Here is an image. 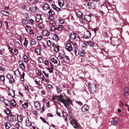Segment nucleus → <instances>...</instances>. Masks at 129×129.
Segmentation results:
<instances>
[{"label": "nucleus", "instance_id": "obj_63", "mask_svg": "<svg viewBox=\"0 0 129 129\" xmlns=\"http://www.w3.org/2000/svg\"><path fill=\"white\" fill-rule=\"evenodd\" d=\"M57 91L59 93H60L61 92V90L58 87H57Z\"/></svg>", "mask_w": 129, "mask_h": 129}, {"label": "nucleus", "instance_id": "obj_51", "mask_svg": "<svg viewBox=\"0 0 129 129\" xmlns=\"http://www.w3.org/2000/svg\"><path fill=\"white\" fill-rule=\"evenodd\" d=\"M25 90H27L28 91H29V88L27 85H25Z\"/></svg>", "mask_w": 129, "mask_h": 129}, {"label": "nucleus", "instance_id": "obj_55", "mask_svg": "<svg viewBox=\"0 0 129 129\" xmlns=\"http://www.w3.org/2000/svg\"><path fill=\"white\" fill-rule=\"evenodd\" d=\"M43 73H44V74L45 75L46 77H49V75L48 74H47L46 73L45 71H43Z\"/></svg>", "mask_w": 129, "mask_h": 129}, {"label": "nucleus", "instance_id": "obj_47", "mask_svg": "<svg viewBox=\"0 0 129 129\" xmlns=\"http://www.w3.org/2000/svg\"><path fill=\"white\" fill-rule=\"evenodd\" d=\"M27 41H24V42L23 43V45L26 48L27 47V46L28 43Z\"/></svg>", "mask_w": 129, "mask_h": 129}, {"label": "nucleus", "instance_id": "obj_1", "mask_svg": "<svg viewBox=\"0 0 129 129\" xmlns=\"http://www.w3.org/2000/svg\"><path fill=\"white\" fill-rule=\"evenodd\" d=\"M88 86L89 87V90L90 91L91 93H95L96 90V84L89 83Z\"/></svg>", "mask_w": 129, "mask_h": 129}, {"label": "nucleus", "instance_id": "obj_28", "mask_svg": "<svg viewBox=\"0 0 129 129\" xmlns=\"http://www.w3.org/2000/svg\"><path fill=\"white\" fill-rule=\"evenodd\" d=\"M51 60L52 62H53L54 63L56 64L58 63L57 60L55 59L54 57L51 58Z\"/></svg>", "mask_w": 129, "mask_h": 129}, {"label": "nucleus", "instance_id": "obj_45", "mask_svg": "<svg viewBox=\"0 0 129 129\" xmlns=\"http://www.w3.org/2000/svg\"><path fill=\"white\" fill-rule=\"evenodd\" d=\"M35 51L37 54H39L40 53V50L38 48H36Z\"/></svg>", "mask_w": 129, "mask_h": 129}, {"label": "nucleus", "instance_id": "obj_10", "mask_svg": "<svg viewBox=\"0 0 129 129\" xmlns=\"http://www.w3.org/2000/svg\"><path fill=\"white\" fill-rule=\"evenodd\" d=\"M89 109V107L87 105H84L82 108V110L83 112H85L87 111Z\"/></svg>", "mask_w": 129, "mask_h": 129}, {"label": "nucleus", "instance_id": "obj_48", "mask_svg": "<svg viewBox=\"0 0 129 129\" xmlns=\"http://www.w3.org/2000/svg\"><path fill=\"white\" fill-rule=\"evenodd\" d=\"M8 48L9 50L10 51L11 53H13V49L11 47L9 46H8Z\"/></svg>", "mask_w": 129, "mask_h": 129}, {"label": "nucleus", "instance_id": "obj_2", "mask_svg": "<svg viewBox=\"0 0 129 129\" xmlns=\"http://www.w3.org/2000/svg\"><path fill=\"white\" fill-rule=\"evenodd\" d=\"M69 116L71 119H72V121H70L71 124L73 125L74 128H78L79 126V125L78 124L77 122L75 120L72 119L71 114L69 115Z\"/></svg>", "mask_w": 129, "mask_h": 129}, {"label": "nucleus", "instance_id": "obj_64", "mask_svg": "<svg viewBox=\"0 0 129 129\" xmlns=\"http://www.w3.org/2000/svg\"><path fill=\"white\" fill-rule=\"evenodd\" d=\"M29 9L30 11L34 12V7H30Z\"/></svg>", "mask_w": 129, "mask_h": 129}, {"label": "nucleus", "instance_id": "obj_16", "mask_svg": "<svg viewBox=\"0 0 129 129\" xmlns=\"http://www.w3.org/2000/svg\"><path fill=\"white\" fill-rule=\"evenodd\" d=\"M43 35L44 36H48L50 34V33L46 30H44L43 31Z\"/></svg>", "mask_w": 129, "mask_h": 129}, {"label": "nucleus", "instance_id": "obj_15", "mask_svg": "<svg viewBox=\"0 0 129 129\" xmlns=\"http://www.w3.org/2000/svg\"><path fill=\"white\" fill-rule=\"evenodd\" d=\"M62 113L63 115V116L64 118L65 121H66L67 120L68 118V114L64 111L62 112Z\"/></svg>", "mask_w": 129, "mask_h": 129}, {"label": "nucleus", "instance_id": "obj_8", "mask_svg": "<svg viewBox=\"0 0 129 129\" xmlns=\"http://www.w3.org/2000/svg\"><path fill=\"white\" fill-rule=\"evenodd\" d=\"M18 63L20 67L22 69L24 70H25V66L24 65L23 62L21 61H19L18 62Z\"/></svg>", "mask_w": 129, "mask_h": 129}, {"label": "nucleus", "instance_id": "obj_33", "mask_svg": "<svg viewBox=\"0 0 129 129\" xmlns=\"http://www.w3.org/2000/svg\"><path fill=\"white\" fill-rule=\"evenodd\" d=\"M38 26L40 28L43 29L44 28V25L42 23H39L38 24Z\"/></svg>", "mask_w": 129, "mask_h": 129}, {"label": "nucleus", "instance_id": "obj_13", "mask_svg": "<svg viewBox=\"0 0 129 129\" xmlns=\"http://www.w3.org/2000/svg\"><path fill=\"white\" fill-rule=\"evenodd\" d=\"M118 121V120L117 118H114L111 121V123L112 124L115 125H116V124L117 122Z\"/></svg>", "mask_w": 129, "mask_h": 129}, {"label": "nucleus", "instance_id": "obj_50", "mask_svg": "<svg viewBox=\"0 0 129 129\" xmlns=\"http://www.w3.org/2000/svg\"><path fill=\"white\" fill-rule=\"evenodd\" d=\"M42 38V36L41 35L38 36L37 37V39L38 40H40Z\"/></svg>", "mask_w": 129, "mask_h": 129}, {"label": "nucleus", "instance_id": "obj_22", "mask_svg": "<svg viewBox=\"0 0 129 129\" xmlns=\"http://www.w3.org/2000/svg\"><path fill=\"white\" fill-rule=\"evenodd\" d=\"M57 30H58L60 31L62 30V28L64 27L62 25H58L57 26Z\"/></svg>", "mask_w": 129, "mask_h": 129}, {"label": "nucleus", "instance_id": "obj_4", "mask_svg": "<svg viewBox=\"0 0 129 129\" xmlns=\"http://www.w3.org/2000/svg\"><path fill=\"white\" fill-rule=\"evenodd\" d=\"M66 49L68 51H71L72 49V45H71L70 43L66 44L65 47Z\"/></svg>", "mask_w": 129, "mask_h": 129}, {"label": "nucleus", "instance_id": "obj_19", "mask_svg": "<svg viewBox=\"0 0 129 129\" xmlns=\"http://www.w3.org/2000/svg\"><path fill=\"white\" fill-rule=\"evenodd\" d=\"M64 101L66 103L68 106L70 105L71 104H72V103L71 101L69 99H68L67 100H64Z\"/></svg>", "mask_w": 129, "mask_h": 129}, {"label": "nucleus", "instance_id": "obj_58", "mask_svg": "<svg viewBox=\"0 0 129 129\" xmlns=\"http://www.w3.org/2000/svg\"><path fill=\"white\" fill-rule=\"evenodd\" d=\"M35 82L38 85H40V82L39 81H37L36 80H35Z\"/></svg>", "mask_w": 129, "mask_h": 129}, {"label": "nucleus", "instance_id": "obj_9", "mask_svg": "<svg viewBox=\"0 0 129 129\" xmlns=\"http://www.w3.org/2000/svg\"><path fill=\"white\" fill-rule=\"evenodd\" d=\"M75 34L76 33L72 32L70 34L69 38L70 40L75 39L76 38Z\"/></svg>", "mask_w": 129, "mask_h": 129}, {"label": "nucleus", "instance_id": "obj_44", "mask_svg": "<svg viewBox=\"0 0 129 129\" xmlns=\"http://www.w3.org/2000/svg\"><path fill=\"white\" fill-rule=\"evenodd\" d=\"M20 126V125L18 122L16 123V124L15 125V127L17 128V129H19Z\"/></svg>", "mask_w": 129, "mask_h": 129}, {"label": "nucleus", "instance_id": "obj_7", "mask_svg": "<svg viewBox=\"0 0 129 129\" xmlns=\"http://www.w3.org/2000/svg\"><path fill=\"white\" fill-rule=\"evenodd\" d=\"M108 43L114 46L118 45V41H108Z\"/></svg>", "mask_w": 129, "mask_h": 129}, {"label": "nucleus", "instance_id": "obj_6", "mask_svg": "<svg viewBox=\"0 0 129 129\" xmlns=\"http://www.w3.org/2000/svg\"><path fill=\"white\" fill-rule=\"evenodd\" d=\"M35 108L37 110H38L41 109L40 104L39 102H36L35 103Z\"/></svg>", "mask_w": 129, "mask_h": 129}, {"label": "nucleus", "instance_id": "obj_29", "mask_svg": "<svg viewBox=\"0 0 129 129\" xmlns=\"http://www.w3.org/2000/svg\"><path fill=\"white\" fill-rule=\"evenodd\" d=\"M87 43L90 46H93L94 45V43L93 42L91 41H87Z\"/></svg>", "mask_w": 129, "mask_h": 129}, {"label": "nucleus", "instance_id": "obj_30", "mask_svg": "<svg viewBox=\"0 0 129 129\" xmlns=\"http://www.w3.org/2000/svg\"><path fill=\"white\" fill-rule=\"evenodd\" d=\"M25 75V73L23 72L22 75H21V77L20 78V79L21 81H23L24 80V77Z\"/></svg>", "mask_w": 129, "mask_h": 129}, {"label": "nucleus", "instance_id": "obj_56", "mask_svg": "<svg viewBox=\"0 0 129 129\" xmlns=\"http://www.w3.org/2000/svg\"><path fill=\"white\" fill-rule=\"evenodd\" d=\"M48 19L50 20H52L54 19V17L52 15H50L48 17Z\"/></svg>", "mask_w": 129, "mask_h": 129}, {"label": "nucleus", "instance_id": "obj_41", "mask_svg": "<svg viewBox=\"0 0 129 129\" xmlns=\"http://www.w3.org/2000/svg\"><path fill=\"white\" fill-rule=\"evenodd\" d=\"M18 70V72L19 73V77H20L21 76V72H20L18 70V68L17 69V70H15L14 72V74H15V75H16V72H17V70Z\"/></svg>", "mask_w": 129, "mask_h": 129}, {"label": "nucleus", "instance_id": "obj_12", "mask_svg": "<svg viewBox=\"0 0 129 129\" xmlns=\"http://www.w3.org/2000/svg\"><path fill=\"white\" fill-rule=\"evenodd\" d=\"M50 8L49 5L47 3L45 4L43 7V9L45 10L49 9Z\"/></svg>", "mask_w": 129, "mask_h": 129}, {"label": "nucleus", "instance_id": "obj_36", "mask_svg": "<svg viewBox=\"0 0 129 129\" xmlns=\"http://www.w3.org/2000/svg\"><path fill=\"white\" fill-rule=\"evenodd\" d=\"M11 103L12 105L13 106H15L16 105V103L15 102V101L14 100H13L11 101Z\"/></svg>", "mask_w": 129, "mask_h": 129}, {"label": "nucleus", "instance_id": "obj_60", "mask_svg": "<svg viewBox=\"0 0 129 129\" xmlns=\"http://www.w3.org/2000/svg\"><path fill=\"white\" fill-rule=\"evenodd\" d=\"M85 52H82L80 53V55L81 56H84L85 54Z\"/></svg>", "mask_w": 129, "mask_h": 129}, {"label": "nucleus", "instance_id": "obj_3", "mask_svg": "<svg viewBox=\"0 0 129 129\" xmlns=\"http://www.w3.org/2000/svg\"><path fill=\"white\" fill-rule=\"evenodd\" d=\"M6 77L9 80V82L10 83L12 84L15 82V80L13 78V76L11 75L10 74H8L7 75Z\"/></svg>", "mask_w": 129, "mask_h": 129}, {"label": "nucleus", "instance_id": "obj_5", "mask_svg": "<svg viewBox=\"0 0 129 129\" xmlns=\"http://www.w3.org/2000/svg\"><path fill=\"white\" fill-rule=\"evenodd\" d=\"M7 118L8 121L11 123L13 122L14 119V116L12 115H8L7 117Z\"/></svg>", "mask_w": 129, "mask_h": 129}, {"label": "nucleus", "instance_id": "obj_52", "mask_svg": "<svg viewBox=\"0 0 129 129\" xmlns=\"http://www.w3.org/2000/svg\"><path fill=\"white\" fill-rule=\"evenodd\" d=\"M56 126H55L53 124H52V125H51L50 126L49 129H52L53 128H55V129H56L55 127H56Z\"/></svg>", "mask_w": 129, "mask_h": 129}, {"label": "nucleus", "instance_id": "obj_23", "mask_svg": "<svg viewBox=\"0 0 129 129\" xmlns=\"http://www.w3.org/2000/svg\"><path fill=\"white\" fill-rule=\"evenodd\" d=\"M2 14L5 16H8L9 15V13L8 12L5 11L4 10L2 11L1 12Z\"/></svg>", "mask_w": 129, "mask_h": 129}, {"label": "nucleus", "instance_id": "obj_20", "mask_svg": "<svg viewBox=\"0 0 129 129\" xmlns=\"http://www.w3.org/2000/svg\"><path fill=\"white\" fill-rule=\"evenodd\" d=\"M5 125L6 129H9L11 126V125L10 123L6 122L5 123Z\"/></svg>", "mask_w": 129, "mask_h": 129}, {"label": "nucleus", "instance_id": "obj_40", "mask_svg": "<svg viewBox=\"0 0 129 129\" xmlns=\"http://www.w3.org/2000/svg\"><path fill=\"white\" fill-rule=\"evenodd\" d=\"M50 23L51 25H52L53 26H56V24L55 23V22L53 20H51L50 21Z\"/></svg>", "mask_w": 129, "mask_h": 129}, {"label": "nucleus", "instance_id": "obj_35", "mask_svg": "<svg viewBox=\"0 0 129 129\" xmlns=\"http://www.w3.org/2000/svg\"><path fill=\"white\" fill-rule=\"evenodd\" d=\"M28 22V21L25 19H23L22 20V23L24 24H25L27 23Z\"/></svg>", "mask_w": 129, "mask_h": 129}, {"label": "nucleus", "instance_id": "obj_38", "mask_svg": "<svg viewBox=\"0 0 129 129\" xmlns=\"http://www.w3.org/2000/svg\"><path fill=\"white\" fill-rule=\"evenodd\" d=\"M5 112L7 115H9L10 113V111L9 109L6 110L4 111Z\"/></svg>", "mask_w": 129, "mask_h": 129}, {"label": "nucleus", "instance_id": "obj_46", "mask_svg": "<svg viewBox=\"0 0 129 129\" xmlns=\"http://www.w3.org/2000/svg\"><path fill=\"white\" fill-rule=\"evenodd\" d=\"M59 21L60 23L61 24H63L64 23V21L63 20L60 18H59Z\"/></svg>", "mask_w": 129, "mask_h": 129}, {"label": "nucleus", "instance_id": "obj_62", "mask_svg": "<svg viewBox=\"0 0 129 129\" xmlns=\"http://www.w3.org/2000/svg\"><path fill=\"white\" fill-rule=\"evenodd\" d=\"M76 103H78L79 105L81 106L82 105V104L80 101H77L76 102Z\"/></svg>", "mask_w": 129, "mask_h": 129}, {"label": "nucleus", "instance_id": "obj_11", "mask_svg": "<svg viewBox=\"0 0 129 129\" xmlns=\"http://www.w3.org/2000/svg\"><path fill=\"white\" fill-rule=\"evenodd\" d=\"M36 21L37 22H42V19L41 15L37 16L36 17Z\"/></svg>", "mask_w": 129, "mask_h": 129}, {"label": "nucleus", "instance_id": "obj_43", "mask_svg": "<svg viewBox=\"0 0 129 129\" xmlns=\"http://www.w3.org/2000/svg\"><path fill=\"white\" fill-rule=\"evenodd\" d=\"M59 50V48L58 46H55L54 48V51L55 52H58Z\"/></svg>", "mask_w": 129, "mask_h": 129}, {"label": "nucleus", "instance_id": "obj_61", "mask_svg": "<svg viewBox=\"0 0 129 129\" xmlns=\"http://www.w3.org/2000/svg\"><path fill=\"white\" fill-rule=\"evenodd\" d=\"M39 63H42L43 62V60L41 58H39Z\"/></svg>", "mask_w": 129, "mask_h": 129}, {"label": "nucleus", "instance_id": "obj_49", "mask_svg": "<svg viewBox=\"0 0 129 129\" xmlns=\"http://www.w3.org/2000/svg\"><path fill=\"white\" fill-rule=\"evenodd\" d=\"M40 119L44 123H47L48 124H49L46 121V120L45 119H44L42 117H41L40 118Z\"/></svg>", "mask_w": 129, "mask_h": 129}, {"label": "nucleus", "instance_id": "obj_39", "mask_svg": "<svg viewBox=\"0 0 129 129\" xmlns=\"http://www.w3.org/2000/svg\"><path fill=\"white\" fill-rule=\"evenodd\" d=\"M0 79L2 81L4 82L5 81V77L4 76L1 75L0 76Z\"/></svg>", "mask_w": 129, "mask_h": 129}, {"label": "nucleus", "instance_id": "obj_34", "mask_svg": "<svg viewBox=\"0 0 129 129\" xmlns=\"http://www.w3.org/2000/svg\"><path fill=\"white\" fill-rule=\"evenodd\" d=\"M55 26H51V30L52 31H54L55 30H57V26L56 27H55Z\"/></svg>", "mask_w": 129, "mask_h": 129}, {"label": "nucleus", "instance_id": "obj_21", "mask_svg": "<svg viewBox=\"0 0 129 129\" xmlns=\"http://www.w3.org/2000/svg\"><path fill=\"white\" fill-rule=\"evenodd\" d=\"M47 44L48 46H49L52 45V46L55 47V44L54 43H53L51 41H47Z\"/></svg>", "mask_w": 129, "mask_h": 129}, {"label": "nucleus", "instance_id": "obj_57", "mask_svg": "<svg viewBox=\"0 0 129 129\" xmlns=\"http://www.w3.org/2000/svg\"><path fill=\"white\" fill-rule=\"evenodd\" d=\"M14 54L15 55H17L18 54V51L17 50L15 49L14 50Z\"/></svg>", "mask_w": 129, "mask_h": 129}, {"label": "nucleus", "instance_id": "obj_14", "mask_svg": "<svg viewBox=\"0 0 129 129\" xmlns=\"http://www.w3.org/2000/svg\"><path fill=\"white\" fill-rule=\"evenodd\" d=\"M23 59L25 62H28L29 60V57L27 56L25 54L23 56Z\"/></svg>", "mask_w": 129, "mask_h": 129}, {"label": "nucleus", "instance_id": "obj_32", "mask_svg": "<svg viewBox=\"0 0 129 129\" xmlns=\"http://www.w3.org/2000/svg\"><path fill=\"white\" fill-rule=\"evenodd\" d=\"M49 13L50 15H52L54 14V12L53 10L50 9L49 11Z\"/></svg>", "mask_w": 129, "mask_h": 129}, {"label": "nucleus", "instance_id": "obj_24", "mask_svg": "<svg viewBox=\"0 0 129 129\" xmlns=\"http://www.w3.org/2000/svg\"><path fill=\"white\" fill-rule=\"evenodd\" d=\"M79 50L78 48H75V49L74 50V52L76 56H77L79 54Z\"/></svg>", "mask_w": 129, "mask_h": 129}, {"label": "nucleus", "instance_id": "obj_17", "mask_svg": "<svg viewBox=\"0 0 129 129\" xmlns=\"http://www.w3.org/2000/svg\"><path fill=\"white\" fill-rule=\"evenodd\" d=\"M128 89L127 87H125L124 88V96H125L128 94Z\"/></svg>", "mask_w": 129, "mask_h": 129}, {"label": "nucleus", "instance_id": "obj_25", "mask_svg": "<svg viewBox=\"0 0 129 129\" xmlns=\"http://www.w3.org/2000/svg\"><path fill=\"white\" fill-rule=\"evenodd\" d=\"M52 7L54 9L58 11H59L61 10L60 8L57 7L54 4H52Z\"/></svg>", "mask_w": 129, "mask_h": 129}, {"label": "nucleus", "instance_id": "obj_37", "mask_svg": "<svg viewBox=\"0 0 129 129\" xmlns=\"http://www.w3.org/2000/svg\"><path fill=\"white\" fill-rule=\"evenodd\" d=\"M47 69L49 70L50 73H53V70L52 67L50 68H47Z\"/></svg>", "mask_w": 129, "mask_h": 129}, {"label": "nucleus", "instance_id": "obj_53", "mask_svg": "<svg viewBox=\"0 0 129 129\" xmlns=\"http://www.w3.org/2000/svg\"><path fill=\"white\" fill-rule=\"evenodd\" d=\"M58 100L60 101L61 103H62L63 102H64V100L63 99L61 98L60 97H58Z\"/></svg>", "mask_w": 129, "mask_h": 129}, {"label": "nucleus", "instance_id": "obj_26", "mask_svg": "<svg viewBox=\"0 0 129 129\" xmlns=\"http://www.w3.org/2000/svg\"><path fill=\"white\" fill-rule=\"evenodd\" d=\"M22 119V117L20 115H18L17 116V120L18 121L20 122H21Z\"/></svg>", "mask_w": 129, "mask_h": 129}, {"label": "nucleus", "instance_id": "obj_31", "mask_svg": "<svg viewBox=\"0 0 129 129\" xmlns=\"http://www.w3.org/2000/svg\"><path fill=\"white\" fill-rule=\"evenodd\" d=\"M83 14L80 12H78L77 13V15L79 18L82 17Z\"/></svg>", "mask_w": 129, "mask_h": 129}, {"label": "nucleus", "instance_id": "obj_42", "mask_svg": "<svg viewBox=\"0 0 129 129\" xmlns=\"http://www.w3.org/2000/svg\"><path fill=\"white\" fill-rule=\"evenodd\" d=\"M65 57L66 58L67 60H69L70 59V58L67 55H65V56H63L62 57H61V58L62 59L64 58Z\"/></svg>", "mask_w": 129, "mask_h": 129}, {"label": "nucleus", "instance_id": "obj_54", "mask_svg": "<svg viewBox=\"0 0 129 129\" xmlns=\"http://www.w3.org/2000/svg\"><path fill=\"white\" fill-rule=\"evenodd\" d=\"M38 11V8L36 7H34V12H36Z\"/></svg>", "mask_w": 129, "mask_h": 129}, {"label": "nucleus", "instance_id": "obj_27", "mask_svg": "<svg viewBox=\"0 0 129 129\" xmlns=\"http://www.w3.org/2000/svg\"><path fill=\"white\" fill-rule=\"evenodd\" d=\"M53 39L55 40H59L58 36L57 35H54Z\"/></svg>", "mask_w": 129, "mask_h": 129}, {"label": "nucleus", "instance_id": "obj_59", "mask_svg": "<svg viewBox=\"0 0 129 129\" xmlns=\"http://www.w3.org/2000/svg\"><path fill=\"white\" fill-rule=\"evenodd\" d=\"M44 63L46 65H48L49 63L48 60H45L44 61Z\"/></svg>", "mask_w": 129, "mask_h": 129}, {"label": "nucleus", "instance_id": "obj_18", "mask_svg": "<svg viewBox=\"0 0 129 129\" xmlns=\"http://www.w3.org/2000/svg\"><path fill=\"white\" fill-rule=\"evenodd\" d=\"M26 123L27 126H30L31 125V123L29 121L28 118H27L26 119Z\"/></svg>", "mask_w": 129, "mask_h": 129}]
</instances>
